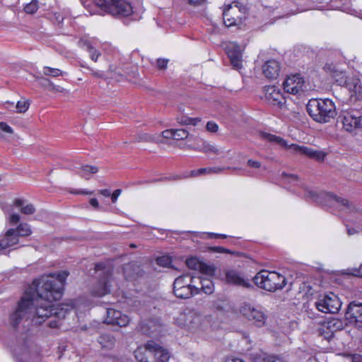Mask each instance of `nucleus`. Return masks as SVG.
I'll return each instance as SVG.
<instances>
[{"label": "nucleus", "instance_id": "obj_1", "mask_svg": "<svg viewBox=\"0 0 362 362\" xmlns=\"http://www.w3.org/2000/svg\"><path fill=\"white\" fill-rule=\"evenodd\" d=\"M69 273L62 271L45 274L35 279L24 292V321L30 320L38 325L54 316L64 318L72 308L71 305H55L64 293L66 279Z\"/></svg>", "mask_w": 362, "mask_h": 362}, {"label": "nucleus", "instance_id": "obj_2", "mask_svg": "<svg viewBox=\"0 0 362 362\" xmlns=\"http://www.w3.org/2000/svg\"><path fill=\"white\" fill-rule=\"evenodd\" d=\"M307 112L316 122L320 123L329 122L337 115L336 106L329 98H313L309 100Z\"/></svg>", "mask_w": 362, "mask_h": 362}, {"label": "nucleus", "instance_id": "obj_3", "mask_svg": "<svg viewBox=\"0 0 362 362\" xmlns=\"http://www.w3.org/2000/svg\"><path fill=\"white\" fill-rule=\"evenodd\" d=\"M261 136L270 143L278 144L286 149L290 150L292 153L303 155L317 161H322L326 156V153L322 151L315 150L296 144H288V141L284 138L270 133L262 132Z\"/></svg>", "mask_w": 362, "mask_h": 362}, {"label": "nucleus", "instance_id": "obj_4", "mask_svg": "<svg viewBox=\"0 0 362 362\" xmlns=\"http://www.w3.org/2000/svg\"><path fill=\"white\" fill-rule=\"evenodd\" d=\"M254 282L262 289L275 292L285 287L286 279L278 272L262 270L255 276Z\"/></svg>", "mask_w": 362, "mask_h": 362}, {"label": "nucleus", "instance_id": "obj_5", "mask_svg": "<svg viewBox=\"0 0 362 362\" xmlns=\"http://www.w3.org/2000/svg\"><path fill=\"white\" fill-rule=\"evenodd\" d=\"M197 279L189 274L177 277L173 282V293L177 298L187 299L199 293Z\"/></svg>", "mask_w": 362, "mask_h": 362}, {"label": "nucleus", "instance_id": "obj_6", "mask_svg": "<svg viewBox=\"0 0 362 362\" xmlns=\"http://www.w3.org/2000/svg\"><path fill=\"white\" fill-rule=\"evenodd\" d=\"M94 3L101 11L115 17H127L133 13L131 4L124 0H94Z\"/></svg>", "mask_w": 362, "mask_h": 362}, {"label": "nucleus", "instance_id": "obj_7", "mask_svg": "<svg viewBox=\"0 0 362 362\" xmlns=\"http://www.w3.org/2000/svg\"><path fill=\"white\" fill-rule=\"evenodd\" d=\"M202 320L201 315L194 310L187 308L177 315L174 322L180 327L190 332H195L201 327Z\"/></svg>", "mask_w": 362, "mask_h": 362}, {"label": "nucleus", "instance_id": "obj_8", "mask_svg": "<svg viewBox=\"0 0 362 362\" xmlns=\"http://www.w3.org/2000/svg\"><path fill=\"white\" fill-rule=\"evenodd\" d=\"M304 197L320 204H327L328 203L332 204L334 202L341 204L344 206H349V201L344 198L338 197L336 195L325 192H317L313 190L308 187H302Z\"/></svg>", "mask_w": 362, "mask_h": 362}, {"label": "nucleus", "instance_id": "obj_9", "mask_svg": "<svg viewBox=\"0 0 362 362\" xmlns=\"http://www.w3.org/2000/svg\"><path fill=\"white\" fill-rule=\"evenodd\" d=\"M22 322H23V296L20 297L18 306L15 311H13L9 317V327L10 336L11 339L16 341L17 344L19 345L21 350V344L22 340Z\"/></svg>", "mask_w": 362, "mask_h": 362}, {"label": "nucleus", "instance_id": "obj_10", "mask_svg": "<svg viewBox=\"0 0 362 362\" xmlns=\"http://www.w3.org/2000/svg\"><path fill=\"white\" fill-rule=\"evenodd\" d=\"M240 314L250 321L257 327H263L267 320V315L259 308H256L254 305L243 303L239 308Z\"/></svg>", "mask_w": 362, "mask_h": 362}, {"label": "nucleus", "instance_id": "obj_11", "mask_svg": "<svg viewBox=\"0 0 362 362\" xmlns=\"http://www.w3.org/2000/svg\"><path fill=\"white\" fill-rule=\"evenodd\" d=\"M316 308L324 313H337L341 303L339 298L333 293L320 296L315 303Z\"/></svg>", "mask_w": 362, "mask_h": 362}, {"label": "nucleus", "instance_id": "obj_12", "mask_svg": "<svg viewBox=\"0 0 362 362\" xmlns=\"http://www.w3.org/2000/svg\"><path fill=\"white\" fill-rule=\"evenodd\" d=\"M283 88L287 93L300 95L306 90L305 79L300 74L287 76L283 83Z\"/></svg>", "mask_w": 362, "mask_h": 362}, {"label": "nucleus", "instance_id": "obj_13", "mask_svg": "<svg viewBox=\"0 0 362 362\" xmlns=\"http://www.w3.org/2000/svg\"><path fill=\"white\" fill-rule=\"evenodd\" d=\"M344 328L343 322L337 318H330L320 322L317 327V332L319 336L327 340H330L334 333Z\"/></svg>", "mask_w": 362, "mask_h": 362}, {"label": "nucleus", "instance_id": "obj_14", "mask_svg": "<svg viewBox=\"0 0 362 362\" xmlns=\"http://www.w3.org/2000/svg\"><path fill=\"white\" fill-rule=\"evenodd\" d=\"M96 272L103 270V276L100 278L97 284L94 286L92 293L95 296H103L110 292V281L112 272L110 269H105L103 263L96 264L95 266Z\"/></svg>", "mask_w": 362, "mask_h": 362}, {"label": "nucleus", "instance_id": "obj_15", "mask_svg": "<svg viewBox=\"0 0 362 362\" xmlns=\"http://www.w3.org/2000/svg\"><path fill=\"white\" fill-rule=\"evenodd\" d=\"M1 208L6 214H8V221L10 225L14 226L20 221L19 212L23 213V200L16 199L12 204L1 202Z\"/></svg>", "mask_w": 362, "mask_h": 362}, {"label": "nucleus", "instance_id": "obj_16", "mask_svg": "<svg viewBox=\"0 0 362 362\" xmlns=\"http://www.w3.org/2000/svg\"><path fill=\"white\" fill-rule=\"evenodd\" d=\"M21 230H23V223H20L16 228L8 229L0 239V250L13 247L18 243Z\"/></svg>", "mask_w": 362, "mask_h": 362}, {"label": "nucleus", "instance_id": "obj_17", "mask_svg": "<svg viewBox=\"0 0 362 362\" xmlns=\"http://www.w3.org/2000/svg\"><path fill=\"white\" fill-rule=\"evenodd\" d=\"M130 319L128 315L122 313L119 310L113 308H107L106 317L104 322L107 325L126 327L129 325Z\"/></svg>", "mask_w": 362, "mask_h": 362}, {"label": "nucleus", "instance_id": "obj_18", "mask_svg": "<svg viewBox=\"0 0 362 362\" xmlns=\"http://www.w3.org/2000/svg\"><path fill=\"white\" fill-rule=\"evenodd\" d=\"M343 127L346 132L362 128V116L358 113L344 112L340 117Z\"/></svg>", "mask_w": 362, "mask_h": 362}, {"label": "nucleus", "instance_id": "obj_19", "mask_svg": "<svg viewBox=\"0 0 362 362\" xmlns=\"http://www.w3.org/2000/svg\"><path fill=\"white\" fill-rule=\"evenodd\" d=\"M147 349L148 354L152 356L154 362H168L170 358L168 351L155 341L150 340L147 341Z\"/></svg>", "mask_w": 362, "mask_h": 362}, {"label": "nucleus", "instance_id": "obj_20", "mask_svg": "<svg viewBox=\"0 0 362 362\" xmlns=\"http://www.w3.org/2000/svg\"><path fill=\"white\" fill-rule=\"evenodd\" d=\"M265 97L272 105L281 107L286 103V98L279 88L272 86L265 88Z\"/></svg>", "mask_w": 362, "mask_h": 362}, {"label": "nucleus", "instance_id": "obj_21", "mask_svg": "<svg viewBox=\"0 0 362 362\" xmlns=\"http://www.w3.org/2000/svg\"><path fill=\"white\" fill-rule=\"evenodd\" d=\"M224 281L230 285L249 288L251 283L248 279H245L240 272L233 269L226 270L224 272Z\"/></svg>", "mask_w": 362, "mask_h": 362}, {"label": "nucleus", "instance_id": "obj_22", "mask_svg": "<svg viewBox=\"0 0 362 362\" xmlns=\"http://www.w3.org/2000/svg\"><path fill=\"white\" fill-rule=\"evenodd\" d=\"M139 331L143 334L150 337H157L162 329L161 325L156 320H148L140 322Z\"/></svg>", "mask_w": 362, "mask_h": 362}, {"label": "nucleus", "instance_id": "obj_23", "mask_svg": "<svg viewBox=\"0 0 362 362\" xmlns=\"http://www.w3.org/2000/svg\"><path fill=\"white\" fill-rule=\"evenodd\" d=\"M238 11V6L235 4L227 5L223 12V23L227 27L235 25L241 22V18L233 15Z\"/></svg>", "mask_w": 362, "mask_h": 362}, {"label": "nucleus", "instance_id": "obj_24", "mask_svg": "<svg viewBox=\"0 0 362 362\" xmlns=\"http://www.w3.org/2000/svg\"><path fill=\"white\" fill-rule=\"evenodd\" d=\"M346 316L351 321L362 323V303H356L354 301L350 303L347 308Z\"/></svg>", "mask_w": 362, "mask_h": 362}, {"label": "nucleus", "instance_id": "obj_25", "mask_svg": "<svg viewBox=\"0 0 362 362\" xmlns=\"http://www.w3.org/2000/svg\"><path fill=\"white\" fill-rule=\"evenodd\" d=\"M346 88L350 93L351 98H354L356 100H362V83L359 78L354 77Z\"/></svg>", "mask_w": 362, "mask_h": 362}, {"label": "nucleus", "instance_id": "obj_26", "mask_svg": "<svg viewBox=\"0 0 362 362\" xmlns=\"http://www.w3.org/2000/svg\"><path fill=\"white\" fill-rule=\"evenodd\" d=\"M280 71V66L276 60H269L262 66L264 76L270 79L277 78Z\"/></svg>", "mask_w": 362, "mask_h": 362}, {"label": "nucleus", "instance_id": "obj_27", "mask_svg": "<svg viewBox=\"0 0 362 362\" xmlns=\"http://www.w3.org/2000/svg\"><path fill=\"white\" fill-rule=\"evenodd\" d=\"M354 77H355V76H349L346 72L339 70H334L332 74V78L335 83L337 85L345 88L348 86L351 80H352Z\"/></svg>", "mask_w": 362, "mask_h": 362}, {"label": "nucleus", "instance_id": "obj_28", "mask_svg": "<svg viewBox=\"0 0 362 362\" xmlns=\"http://www.w3.org/2000/svg\"><path fill=\"white\" fill-rule=\"evenodd\" d=\"M173 129H166L162 132L161 136L155 134L149 135L145 134L142 138V140L146 141L152 142H163V139H173Z\"/></svg>", "mask_w": 362, "mask_h": 362}, {"label": "nucleus", "instance_id": "obj_29", "mask_svg": "<svg viewBox=\"0 0 362 362\" xmlns=\"http://www.w3.org/2000/svg\"><path fill=\"white\" fill-rule=\"evenodd\" d=\"M134 356L138 362H154L152 356L148 354L147 343L144 346H139L135 350Z\"/></svg>", "mask_w": 362, "mask_h": 362}, {"label": "nucleus", "instance_id": "obj_30", "mask_svg": "<svg viewBox=\"0 0 362 362\" xmlns=\"http://www.w3.org/2000/svg\"><path fill=\"white\" fill-rule=\"evenodd\" d=\"M197 285L199 288V291H202L204 293L210 294L214 291V284L212 281L207 277L197 276Z\"/></svg>", "mask_w": 362, "mask_h": 362}, {"label": "nucleus", "instance_id": "obj_31", "mask_svg": "<svg viewBox=\"0 0 362 362\" xmlns=\"http://www.w3.org/2000/svg\"><path fill=\"white\" fill-rule=\"evenodd\" d=\"M230 167L221 168V167H209L202 168L198 170H193L191 171L192 176H199L204 174H219L221 173L226 169H230Z\"/></svg>", "mask_w": 362, "mask_h": 362}, {"label": "nucleus", "instance_id": "obj_32", "mask_svg": "<svg viewBox=\"0 0 362 362\" xmlns=\"http://www.w3.org/2000/svg\"><path fill=\"white\" fill-rule=\"evenodd\" d=\"M98 341L103 348L107 349H112L115 344L114 337L110 334H102L98 337Z\"/></svg>", "mask_w": 362, "mask_h": 362}, {"label": "nucleus", "instance_id": "obj_33", "mask_svg": "<svg viewBox=\"0 0 362 362\" xmlns=\"http://www.w3.org/2000/svg\"><path fill=\"white\" fill-rule=\"evenodd\" d=\"M254 362H286V361L282 356L267 355L263 353L257 356Z\"/></svg>", "mask_w": 362, "mask_h": 362}, {"label": "nucleus", "instance_id": "obj_34", "mask_svg": "<svg viewBox=\"0 0 362 362\" xmlns=\"http://www.w3.org/2000/svg\"><path fill=\"white\" fill-rule=\"evenodd\" d=\"M195 150L206 154L214 153L218 155L221 152V151L216 145L211 144L206 141H204L202 146L196 148Z\"/></svg>", "mask_w": 362, "mask_h": 362}, {"label": "nucleus", "instance_id": "obj_35", "mask_svg": "<svg viewBox=\"0 0 362 362\" xmlns=\"http://www.w3.org/2000/svg\"><path fill=\"white\" fill-rule=\"evenodd\" d=\"M226 53L229 59L236 57H243L240 46L235 42H230L227 45Z\"/></svg>", "mask_w": 362, "mask_h": 362}, {"label": "nucleus", "instance_id": "obj_36", "mask_svg": "<svg viewBox=\"0 0 362 362\" xmlns=\"http://www.w3.org/2000/svg\"><path fill=\"white\" fill-rule=\"evenodd\" d=\"M199 122H201L199 117H189L184 115L177 117V122L182 125L196 126Z\"/></svg>", "mask_w": 362, "mask_h": 362}, {"label": "nucleus", "instance_id": "obj_37", "mask_svg": "<svg viewBox=\"0 0 362 362\" xmlns=\"http://www.w3.org/2000/svg\"><path fill=\"white\" fill-rule=\"evenodd\" d=\"M42 73L44 75L51 77H57L59 76L66 75V73L56 68H52L49 66H44L42 69Z\"/></svg>", "mask_w": 362, "mask_h": 362}, {"label": "nucleus", "instance_id": "obj_38", "mask_svg": "<svg viewBox=\"0 0 362 362\" xmlns=\"http://www.w3.org/2000/svg\"><path fill=\"white\" fill-rule=\"evenodd\" d=\"M81 170L78 172V173L84 178L88 179V175L90 173L95 174L98 171V168L95 165H82L80 168Z\"/></svg>", "mask_w": 362, "mask_h": 362}, {"label": "nucleus", "instance_id": "obj_39", "mask_svg": "<svg viewBox=\"0 0 362 362\" xmlns=\"http://www.w3.org/2000/svg\"><path fill=\"white\" fill-rule=\"evenodd\" d=\"M173 139L175 140H183L190 136L188 131L185 129H173Z\"/></svg>", "mask_w": 362, "mask_h": 362}, {"label": "nucleus", "instance_id": "obj_40", "mask_svg": "<svg viewBox=\"0 0 362 362\" xmlns=\"http://www.w3.org/2000/svg\"><path fill=\"white\" fill-rule=\"evenodd\" d=\"M282 181L284 184L291 183L293 185H296L299 182L297 175L285 173L282 174Z\"/></svg>", "mask_w": 362, "mask_h": 362}, {"label": "nucleus", "instance_id": "obj_41", "mask_svg": "<svg viewBox=\"0 0 362 362\" xmlns=\"http://www.w3.org/2000/svg\"><path fill=\"white\" fill-rule=\"evenodd\" d=\"M46 84L44 86H46L49 90L54 92V93H66L67 91L60 86H56L52 82H51L48 79H45Z\"/></svg>", "mask_w": 362, "mask_h": 362}, {"label": "nucleus", "instance_id": "obj_42", "mask_svg": "<svg viewBox=\"0 0 362 362\" xmlns=\"http://www.w3.org/2000/svg\"><path fill=\"white\" fill-rule=\"evenodd\" d=\"M38 2L37 0L32 1L29 4L24 6V12L28 14H33L35 13L38 9Z\"/></svg>", "mask_w": 362, "mask_h": 362}, {"label": "nucleus", "instance_id": "obj_43", "mask_svg": "<svg viewBox=\"0 0 362 362\" xmlns=\"http://www.w3.org/2000/svg\"><path fill=\"white\" fill-rule=\"evenodd\" d=\"M156 261L158 265L163 267H169L172 263L171 258L167 255L158 257Z\"/></svg>", "mask_w": 362, "mask_h": 362}, {"label": "nucleus", "instance_id": "obj_44", "mask_svg": "<svg viewBox=\"0 0 362 362\" xmlns=\"http://www.w3.org/2000/svg\"><path fill=\"white\" fill-rule=\"evenodd\" d=\"M78 45L86 49L87 52H90L94 47L91 42L88 39H80L78 42Z\"/></svg>", "mask_w": 362, "mask_h": 362}, {"label": "nucleus", "instance_id": "obj_45", "mask_svg": "<svg viewBox=\"0 0 362 362\" xmlns=\"http://www.w3.org/2000/svg\"><path fill=\"white\" fill-rule=\"evenodd\" d=\"M186 264L189 268L192 269H199L201 265V263L196 257L188 258L186 261Z\"/></svg>", "mask_w": 362, "mask_h": 362}, {"label": "nucleus", "instance_id": "obj_46", "mask_svg": "<svg viewBox=\"0 0 362 362\" xmlns=\"http://www.w3.org/2000/svg\"><path fill=\"white\" fill-rule=\"evenodd\" d=\"M199 269H200L203 274L208 276H212L215 272V269L214 267L206 265L205 264H201Z\"/></svg>", "mask_w": 362, "mask_h": 362}, {"label": "nucleus", "instance_id": "obj_47", "mask_svg": "<svg viewBox=\"0 0 362 362\" xmlns=\"http://www.w3.org/2000/svg\"><path fill=\"white\" fill-rule=\"evenodd\" d=\"M230 64L235 69H240L242 68V57H236L230 59Z\"/></svg>", "mask_w": 362, "mask_h": 362}, {"label": "nucleus", "instance_id": "obj_48", "mask_svg": "<svg viewBox=\"0 0 362 362\" xmlns=\"http://www.w3.org/2000/svg\"><path fill=\"white\" fill-rule=\"evenodd\" d=\"M206 130L211 133H215L218 130V126L216 122H208L206 126Z\"/></svg>", "mask_w": 362, "mask_h": 362}, {"label": "nucleus", "instance_id": "obj_49", "mask_svg": "<svg viewBox=\"0 0 362 362\" xmlns=\"http://www.w3.org/2000/svg\"><path fill=\"white\" fill-rule=\"evenodd\" d=\"M168 59H158L156 61V66L160 70H164L167 68Z\"/></svg>", "mask_w": 362, "mask_h": 362}, {"label": "nucleus", "instance_id": "obj_50", "mask_svg": "<svg viewBox=\"0 0 362 362\" xmlns=\"http://www.w3.org/2000/svg\"><path fill=\"white\" fill-rule=\"evenodd\" d=\"M88 52L90 54V59L94 62H96L98 60V58L100 56V52L95 47H93L92 50H90Z\"/></svg>", "mask_w": 362, "mask_h": 362}, {"label": "nucleus", "instance_id": "obj_51", "mask_svg": "<svg viewBox=\"0 0 362 362\" xmlns=\"http://www.w3.org/2000/svg\"><path fill=\"white\" fill-rule=\"evenodd\" d=\"M11 349L13 353V357H14V358H16V361L22 362L23 361H22L21 354L16 353V348L14 344H11Z\"/></svg>", "mask_w": 362, "mask_h": 362}, {"label": "nucleus", "instance_id": "obj_52", "mask_svg": "<svg viewBox=\"0 0 362 362\" xmlns=\"http://www.w3.org/2000/svg\"><path fill=\"white\" fill-rule=\"evenodd\" d=\"M0 129L6 133H8V134L13 133L12 128L9 125H8L6 122H0Z\"/></svg>", "mask_w": 362, "mask_h": 362}, {"label": "nucleus", "instance_id": "obj_53", "mask_svg": "<svg viewBox=\"0 0 362 362\" xmlns=\"http://www.w3.org/2000/svg\"><path fill=\"white\" fill-rule=\"evenodd\" d=\"M35 211L34 206L31 204L24 206V215L33 214Z\"/></svg>", "mask_w": 362, "mask_h": 362}, {"label": "nucleus", "instance_id": "obj_54", "mask_svg": "<svg viewBox=\"0 0 362 362\" xmlns=\"http://www.w3.org/2000/svg\"><path fill=\"white\" fill-rule=\"evenodd\" d=\"M247 165L253 168H259L261 167V163L257 160L250 159L247 160Z\"/></svg>", "mask_w": 362, "mask_h": 362}, {"label": "nucleus", "instance_id": "obj_55", "mask_svg": "<svg viewBox=\"0 0 362 362\" xmlns=\"http://www.w3.org/2000/svg\"><path fill=\"white\" fill-rule=\"evenodd\" d=\"M214 252H219V253H226V254H230L231 252L230 250L226 249L223 247H214L211 249Z\"/></svg>", "mask_w": 362, "mask_h": 362}, {"label": "nucleus", "instance_id": "obj_56", "mask_svg": "<svg viewBox=\"0 0 362 362\" xmlns=\"http://www.w3.org/2000/svg\"><path fill=\"white\" fill-rule=\"evenodd\" d=\"M122 190L120 189H117L113 192V193L110 195L112 203H115L117 200L118 197L120 195Z\"/></svg>", "mask_w": 362, "mask_h": 362}, {"label": "nucleus", "instance_id": "obj_57", "mask_svg": "<svg viewBox=\"0 0 362 362\" xmlns=\"http://www.w3.org/2000/svg\"><path fill=\"white\" fill-rule=\"evenodd\" d=\"M182 179V176L180 175H175V176H173V177H161L159 179V181H164V180H180ZM155 181H158V180H155Z\"/></svg>", "mask_w": 362, "mask_h": 362}, {"label": "nucleus", "instance_id": "obj_58", "mask_svg": "<svg viewBox=\"0 0 362 362\" xmlns=\"http://www.w3.org/2000/svg\"><path fill=\"white\" fill-rule=\"evenodd\" d=\"M90 71H91L92 75L95 77L103 78H105V74L103 71H95L93 69H90Z\"/></svg>", "mask_w": 362, "mask_h": 362}, {"label": "nucleus", "instance_id": "obj_59", "mask_svg": "<svg viewBox=\"0 0 362 362\" xmlns=\"http://www.w3.org/2000/svg\"><path fill=\"white\" fill-rule=\"evenodd\" d=\"M32 233L30 226L28 224L24 223V237L28 236Z\"/></svg>", "mask_w": 362, "mask_h": 362}, {"label": "nucleus", "instance_id": "obj_60", "mask_svg": "<svg viewBox=\"0 0 362 362\" xmlns=\"http://www.w3.org/2000/svg\"><path fill=\"white\" fill-rule=\"evenodd\" d=\"M191 5H200L205 2L206 0H187Z\"/></svg>", "mask_w": 362, "mask_h": 362}, {"label": "nucleus", "instance_id": "obj_61", "mask_svg": "<svg viewBox=\"0 0 362 362\" xmlns=\"http://www.w3.org/2000/svg\"><path fill=\"white\" fill-rule=\"evenodd\" d=\"M99 192H100V194H101L102 195H103L104 197H109L111 195L110 191L107 189H101V190H100Z\"/></svg>", "mask_w": 362, "mask_h": 362}, {"label": "nucleus", "instance_id": "obj_62", "mask_svg": "<svg viewBox=\"0 0 362 362\" xmlns=\"http://www.w3.org/2000/svg\"><path fill=\"white\" fill-rule=\"evenodd\" d=\"M90 204L92 206L95 207V208H97L99 205L97 199H95V198H91L90 199Z\"/></svg>", "mask_w": 362, "mask_h": 362}, {"label": "nucleus", "instance_id": "obj_63", "mask_svg": "<svg viewBox=\"0 0 362 362\" xmlns=\"http://www.w3.org/2000/svg\"><path fill=\"white\" fill-rule=\"evenodd\" d=\"M49 326L52 328L57 327L58 326V322L57 320H52L49 322Z\"/></svg>", "mask_w": 362, "mask_h": 362}, {"label": "nucleus", "instance_id": "obj_64", "mask_svg": "<svg viewBox=\"0 0 362 362\" xmlns=\"http://www.w3.org/2000/svg\"><path fill=\"white\" fill-rule=\"evenodd\" d=\"M228 362H243V361L240 358H233L230 360H229Z\"/></svg>", "mask_w": 362, "mask_h": 362}]
</instances>
